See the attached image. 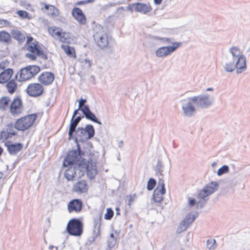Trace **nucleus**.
Masks as SVG:
<instances>
[{
	"label": "nucleus",
	"mask_w": 250,
	"mask_h": 250,
	"mask_svg": "<svg viewBox=\"0 0 250 250\" xmlns=\"http://www.w3.org/2000/svg\"><path fill=\"white\" fill-rule=\"evenodd\" d=\"M31 67L28 65L25 67L21 68L16 75L15 79L19 82L25 81L31 79V71L30 70Z\"/></svg>",
	"instance_id": "16"
},
{
	"label": "nucleus",
	"mask_w": 250,
	"mask_h": 250,
	"mask_svg": "<svg viewBox=\"0 0 250 250\" xmlns=\"http://www.w3.org/2000/svg\"><path fill=\"white\" fill-rule=\"evenodd\" d=\"M74 134L72 140H74L75 143L80 142L84 143L93 138L95 134V129L93 125H86L84 128L79 127Z\"/></svg>",
	"instance_id": "3"
},
{
	"label": "nucleus",
	"mask_w": 250,
	"mask_h": 250,
	"mask_svg": "<svg viewBox=\"0 0 250 250\" xmlns=\"http://www.w3.org/2000/svg\"><path fill=\"white\" fill-rule=\"evenodd\" d=\"M86 102V99H80L79 101V109H81V111L86 119L101 125V122L99 121L95 115L91 111L89 106L85 104Z\"/></svg>",
	"instance_id": "7"
},
{
	"label": "nucleus",
	"mask_w": 250,
	"mask_h": 250,
	"mask_svg": "<svg viewBox=\"0 0 250 250\" xmlns=\"http://www.w3.org/2000/svg\"><path fill=\"white\" fill-rule=\"evenodd\" d=\"M12 37L18 41L19 44H21L24 42L25 37L21 31L19 30L13 29L11 32Z\"/></svg>",
	"instance_id": "26"
},
{
	"label": "nucleus",
	"mask_w": 250,
	"mask_h": 250,
	"mask_svg": "<svg viewBox=\"0 0 250 250\" xmlns=\"http://www.w3.org/2000/svg\"><path fill=\"white\" fill-rule=\"evenodd\" d=\"M235 61V67L237 74L241 73L245 71L247 68L246 59L244 55H241Z\"/></svg>",
	"instance_id": "18"
},
{
	"label": "nucleus",
	"mask_w": 250,
	"mask_h": 250,
	"mask_svg": "<svg viewBox=\"0 0 250 250\" xmlns=\"http://www.w3.org/2000/svg\"><path fill=\"white\" fill-rule=\"evenodd\" d=\"M37 117V114L34 113L21 117L16 121L14 127L19 131H24L32 125Z\"/></svg>",
	"instance_id": "6"
},
{
	"label": "nucleus",
	"mask_w": 250,
	"mask_h": 250,
	"mask_svg": "<svg viewBox=\"0 0 250 250\" xmlns=\"http://www.w3.org/2000/svg\"><path fill=\"white\" fill-rule=\"evenodd\" d=\"M44 89L41 83H32L27 86L26 92L31 97H37L43 93Z\"/></svg>",
	"instance_id": "10"
},
{
	"label": "nucleus",
	"mask_w": 250,
	"mask_h": 250,
	"mask_svg": "<svg viewBox=\"0 0 250 250\" xmlns=\"http://www.w3.org/2000/svg\"><path fill=\"white\" fill-rule=\"evenodd\" d=\"M229 52L232 54L233 57V62L235 61V60L241 55L240 53V50L238 47L235 46H232L229 49Z\"/></svg>",
	"instance_id": "36"
},
{
	"label": "nucleus",
	"mask_w": 250,
	"mask_h": 250,
	"mask_svg": "<svg viewBox=\"0 0 250 250\" xmlns=\"http://www.w3.org/2000/svg\"><path fill=\"white\" fill-rule=\"evenodd\" d=\"M25 57L30 59L32 61H35L37 59L36 55L27 53L25 55Z\"/></svg>",
	"instance_id": "55"
},
{
	"label": "nucleus",
	"mask_w": 250,
	"mask_h": 250,
	"mask_svg": "<svg viewBox=\"0 0 250 250\" xmlns=\"http://www.w3.org/2000/svg\"><path fill=\"white\" fill-rule=\"evenodd\" d=\"M197 197L198 199H200V200L197 203L196 208H203L205 207V205L206 204L207 201H208V197L204 198L200 197L199 192L198 193Z\"/></svg>",
	"instance_id": "37"
},
{
	"label": "nucleus",
	"mask_w": 250,
	"mask_h": 250,
	"mask_svg": "<svg viewBox=\"0 0 250 250\" xmlns=\"http://www.w3.org/2000/svg\"><path fill=\"white\" fill-rule=\"evenodd\" d=\"M73 17L80 24H84L86 21V18L83 11L78 7H74L72 11Z\"/></svg>",
	"instance_id": "17"
},
{
	"label": "nucleus",
	"mask_w": 250,
	"mask_h": 250,
	"mask_svg": "<svg viewBox=\"0 0 250 250\" xmlns=\"http://www.w3.org/2000/svg\"><path fill=\"white\" fill-rule=\"evenodd\" d=\"M188 100L192 101L197 107L201 109L208 108L213 103V97L208 94H201L198 96L188 98Z\"/></svg>",
	"instance_id": "5"
},
{
	"label": "nucleus",
	"mask_w": 250,
	"mask_h": 250,
	"mask_svg": "<svg viewBox=\"0 0 250 250\" xmlns=\"http://www.w3.org/2000/svg\"><path fill=\"white\" fill-rule=\"evenodd\" d=\"M66 33L65 32H62L60 36L58 38L59 41L62 42H67V38L66 37Z\"/></svg>",
	"instance_id": "48"
},
{
	"label": "nucleus",
	"mask_w": 250,
	"mask_h": 250,
	"mask_svg": "<svg viewBox=\"0 0 250 250\" xmlns=\"http://www.w3.org/2000/svg\"><path fill=\"white\" fill-rule=\"evenodd\" d=\"M58 27H54L49 28L48 31L50 34L54 38H55V34L57 31Z\"/></svg>",
	"instance_id": "52"
},
{
	"label": "nucleus",
	"mask_w": 250,
	"mask_h": 250,
	"mask_svg": "<svg viewBox=\"0 0 250 250\" xmlns=\"http://www.w3.org/2000/svg\"><path fill=\"white\" fill-rule=\"evenodd\" d=\"M18 16L23 19H27L30 20L31 19V17L30 14L26 11L24 10H19L17 12Z\"/></svg>",
	"instance_id": "44"
},
{
	"label": "nucleus",
	"mask_w": 250,
	"mask_h": 250,
	"mask_svg": "<svg viewBox=\"0 0 250 250\" xmlns=\"http://www.w3.org/2000/svg\"><path fill=\"white\" fill-rule=\"evenodd\" d=\"M116 5L115 3H108L107 4H106L105 5L104 7H103V9L104 10H106L109 8H110L112 6H115Z\"/></svg>",
	"instance_id": "59"
},
{
	"label": "nucleus",
	"mask_w": 250,
	"mask_h": 250,
	"mask_svg": "<svg viewBox=\"0 0 250 250\" xmlns=\"http://www.w3.org/2000/svg\"><path fill=\"white\" fill-rule=\"evenodd\" d=\"M61 47L67 55L72 57H76L75 51L73 47L62 44Z\"/></svg>",
	"instance_id": "31"
},
{
	"label": "nucleus",
	"mask_w": 250,
	"mask_h": 250,
	"mask_svg": "<svg viewBox=\"0 0 250 250\" xmlns=\"http://www.w3.org/2000/svg\"><path fill=\"white\" fill-rule=\"evenodd\" d=\"M83 63H84L85 65H87L86 66V68H89L91 67V63L89 59H85L83 62Z\"/></svg>",
	"instance_id": "57"
},
{
	"label": "nucleus",
	"mask_w": 250,
	"mask_h": 250,
	"mask_svg": "<svg viewBox=\"0 0 250 250\" xmlns=\"http://www.w3.org/2000/svg\"><path fill=\"white\" fill-rule=\"evenodd\" d=\"M84 117V116L83 115V116H78L76 118L75 117V120L78 122L79 123L80 122V121L82 120V119Z\"/></svg>",
	"instance_id": "64"
},
{
	"label": "nucleus",
	"mask_w": 250,
	"mask_h": 250,
	"mask_svg": "<svg viewBox=\"0 0 250 250\" xmlns=\"http://www.w3.org/2000/svg\"><path fill=\"white\" fill-rule=\"evenodd\" d=\"M23 104L21 99L20 96H17L11 102L9 111L13 116H18L22 112Z\"/></svg>",
	"instance_id": "9"
},
{
	"label": "nucleus",
	"mask_w": 250,
	"mask_h": 250,
	"mask_svg": "<svg viewBox=\"0 0 250 250\" xmlns=\"http://www.w3.org/2000/svg\"><path fill=\"white\" fill-rule=\"evenodd\" d=\"M156 185V181L153 178H150L147 181L146 188L148 191L152 190Z\"/></svg>",
	"instance_id": "40"
},
{
	"label": "nucleus",
	"mask_w": 250,
	"mask_h": 250,
	"mask_svg": "<svg viewBox=\"0 0 250 250\" xmlns=\"http://www.w3.org/2000/svg\"><path fill=\"white\" fill-rule=\"evenodd\" d=\"M164 194H161L159 192L158 189H155L153 193V198L155 202L160 203L163 200V195Z\"/></svg>",
	"instance_id": "34"
},
{
	"label": "nucleus",
	"mask_w": 250,
	"mask_h": 250,
	"mask_svg": "<svg viewBox=\"0 0 250 250\" xmlns=\"http://www.w3.org/2000/svg\"><path fill=\"white\" fill-rule=\"evenodd\" d=\"M182 109L184 115L188 117H191L196 111V108L189 101L182 105Z\"/></svg>",
	"instance_id": "20"
},
{
	"label": "nucleus",
	"mask_w": 250,
	"mask_h": 250,
	"mask_svg": "<svg viewBox=\"0 0 250 250\" xmlns=\"http://www.w3.org/2000/svg\"><path fill=\"white\" fill-rule=\"evenodd\" d=\"M10 102V98L8 96H4L0 99V109L5 111L8 107Z\"/></svg>",
	"instance_id": "27"
},
{
	"label": "nucleus",
	"mask_w": 250,
	"mask_h": 250,
	"mask_svg": "<svg viewBox=\"0 0 250 250\" xmlns=\"http://www.w3.org/2000/svg\"><path fill=\"white\" fill-rule=\"evenodd\" d=\"M55 79L54 74L51 72H43L38 77L39 82L44 85H49L52 83Z\"/></svg>",
	"instance_id": "15"
},
{
	"label": "nucleus",
	"mask_w": 250,
	"mask_h": 250,
	"mask_svg": "<svg viewBox=\"0 0 250 250\" xmlns=\"http://www.w3.org/2000/svg\"><path fill=\"white\" fill-rule=\"evenodd\" d=\"M13 125L12 124H9L7 125V132L3 130L1 131L0 136L1 137H4L5 140L12 138V136L17 135V133L13 131Z\"/></svg>",
	"instance_id": "23"
},
{
	"label": "nucleus",
	"mask_w": 250,
	"mask_h": 250,
	"mask_svg": "<svg viewBox=\"0 0 250 250\" xmlns=\"http://www.w3.org/2000/svg\"><path fill=\"white\" fill-rule=\"evenodd\" d=\"M0 23L5 26H9L11 24V23L7 20L3 19L0 20Z\"/></svg>",
	"instance_id": "58"
},
{
	"label": "nucleus",
	"mask_w": 250,
	"mask_h": 250,
	"mask_svg": "<svg viewBox=\"0 0 250 250\" xmlns=\"http://www.w3.org/2000/svg\"><path fill=\"white\" fill-rule=\"evenodd\" d=\"M0 42H4L7 43H10L11 42V38L10 35L6 31H0Z\"/></svg>",
	"instance_id": "30"
},
{
	"label": "nucleus",
	"mask_w": 250,
	"mask_h": 250,
	"mask_svg": "<svg viewBox=\"0 0 250 250\" xmlns=\"http://www.w3.org/2000/svg\"><path fill=\"white\" fill-rule=\"evenodd\" d=\"M188 227L187 226H185V225L184 224H183V222L181 221L176 230V233L177 234H179L185 231L188 229Z\"/></svg>",
	"instance_id": "46"
},
{
	"label": "nucleus",
	"mask_w": 250,
	"mask_h": 250,
	"mask_svg": "<svg viewBox=\"0 0 250 250\" xmlns=\"http://www.w3.org/2000/svg\"><path fill=\"white\" fill-rule=\"evenodd\" d=\"M229 167L227 165H223L219 168L217 172L218 176H221L224 174L227 173L229 172Z\"/></svg>",
	"instance_id": "41"
},
{
	"label": "nucleus",
	"mask_w": 250,
	"mask_h": 250,
	"mask_svg": "<svg viewBox=\"0 0 250 250\" xmlns=\"http://www.w3.org/2000/svg\"><path fill=\"white\" fill-rule=\"evenodd\" d=\"M34 39L31 36H29V37H27V41H26V42L25 43V44H27V45H28L32 42L33 41Z\"/></svg>",
	"instance_id": "60"
},
{
	"label": "nucleus",
	"mask_w": 250,
	"mask_h": 250,
	"mask_svg": "<svg viewBox=\"0 0 250 250\" xmlns=\"http://www.w3.org/2000/svg\"><path fill=\"white\" fill-rule=\"evenodd\" d=\"M83 222L79 218H74L68 221L66 230L70 235L80 236L83 233Z\"/></svg>",
	"instance_id": "4"
},
{
	"label": "nucleus",
	"mask_w": 250,
	"mask_h": 250,
	"mask_svg": "<svg viewBox=\"0 0 250 250\" xmlns=\"http://www.w3.org/2000/svg\"><path fill=\"white\" fill-rule=\"evenodd\" d=\"M155 189H158L159 192H160L161 194H165L166 193V188L165 185L164 183V180L163 179V176H162L161 178H159V181L158 182L157 187Z\"/></svg>",
	"instance_id": "35"
},
{
	"label": "nucleus",
	"mask_w": 250,
	"mask_h": 250,
	"mask_svg": "<svg viewBox=\"0 0 250 250\" xmlns=\"http://www.w3.org/2000/svg\"><path fill=\"white\" fill-rule=\"evenodd\" d=\"M199 213L197 211H195L193 213L191 212L188 213L186 217L182 221L183 224L187 226L188 227L190 225L198 216Z\"/></svg>",
	"instance_id": "25"
},
{
	"label": "nucleus",
	"mask_w": 250,
	"mask_h": 250,
	"mask_svg": "<svg viewBox=\"0 0 250 250\" xmlns=\"http://www.w3.org/2000/svg\"><path fill=\"white\" fill-rule=\"evenodd\" d=\"M117 243V239H108L107 240V246L109 250L112 249Z\"/></svg>",
	"instance_id": "47"
},
{
	"label": "nucleus",
	"mask_w": 250,
	"mask_h": 250,
	"mask_svg": "<svg viewBox=\"0 0 250 250\" xmlns=\"http://www.w3.org/2000/svg\"><path fill=\"white\" fill-rule=\"evenodd\" d=\"M219 187V184L216 182H211L207 185L199 192V196L201 198L208 197L209 195L213 193Z\"/></svg>",
	"instance_id": "12"
},
{
	"label": "nucleus",
	"mask_w": 250,
	"mask_h": 250,
	"mask_svg": "<svg viewBox=\"0 0 250 250\" xmlns=\"http://www.w3.org/2000/svg\"><path fill=\"white\" fill-rule=\"evenodd\" d=\"M172 46H163L158 48L155 52L156 56L159 58H163L170 55L181 45L180 42H171Z\"/></svg>",
	"instance_id": "8"
},
{
	"label": "nucleus",
	"mask_w": 250,
	"mask_h": 250,
	"mask_svg": "<svg viewBox=\"0 0 250 250\" xmlns=\"http://www.w3.org/2000/svg\"><path fill=\"white\" fill-rule=\"evenodd\" d=\"M4 146L7 147V151L11 155H16L23 148V145L22 143H12L11 141L5 142Z\"/></svg>",
	"instance_id": "14"
},
{
	"label": "nucleus",
	"mask_w": 250,
	"mask_h": 250,
	"mask_svg": "<svg viewBox=\"0 0 250 250\" xmlns=\"http://www.w3.org/2000/svg\"><path fill=\"white\" fill-rule=\"evenodd\" d=\"M135 3L133 4H129L127 6L126 9L128 11L130 12H133V10L135 11Z\"/></svg>",
	"instance_id": "56"
},
{
	"label": "nucleus",
	"mask_w": 250,
	"mask_h": 250,
	"mask_svg": "<svg viewBox=\"0 0 250 250\" xmlns=\"http://www.w3.org/2000/svg\"><path fill=\"white\" fill-rule=\"evenodd\" d=\"M217 247V244L214 239H210L207 241V247L209 250H215Z\"/></svg>",
	"instance_id": "38"
},
{
	"label": "nucleus",
	"mask_w": 250,
	"mask_h": 250,
	"mask_svg": "<svg viewBox=\"0 0 250 250\" xmlns=\"http://www.w3.org/2000/svg\"><path fill=\"white\" fill-rule=\"evenodd\" d=\"M62 29H61L59 27H58L57 31L56 32V34H55V37L56 36L57 39H58L59 36H60L61 34L62 33Z\"/></svg>",
	"instance_id": "61"
},
{
	"label": "nucleus",
	"mask_w": 250,
	"mask_h": 250,
	"mask_svg": "<svg viewBox=\"0 0 250 250\" xmlns=\"http://www.w3.org/2000/svg\"><path fill=\"white\" fill-rule=\"evenodd\" d=\"M152 10L151 6L149 2L147 4L141 2L135 3V11L142 14H146Z\"/></svg>",
	"instance_id": "21"
},
{
	"label": "nucleus",
	"mask_w": 250,
	"mask_h": 250,
	"mask_svg": "<svg viewBox=\"0 0 250 250\" xmlns=\"http://www.w3.org/2000/svg\"><path fill=\"white\" fill-rule=\"evenodd\" d=\"M151 39L153 40H159L161 43H170L172 39L169 38H162L156 36H153L151 37Z\"/></svg>",
	"instance_id": "42"
},
{
	"label": "nucleus",
	"mask_w": 250,
	"mask_h": 250,
	"mask_svg": "<svg viewBox=\"0 0 250 250\" xmlns=\"http://www.w3.org/2000/svg\"><path fill=\"white\" fill-rule=\"evenodd\" d=\"M79 122H77L75 118L72 117L69 129L68 131V140H72L74 137V134L75 131H77V126L79 124Z\"/></svg>",
	"instance_id": "24"
},
{
	"label": "nucleus",
	"mask_w": 250,
	"mask_h": 250,
	"mask_svg": "<svg viewBox=\"0 0 250 250\" xmlns=\"http://www.w3.org/2000/svg\"><path fill=\"white\" fill-rule=\"evenodd\" d=\"M114 215L113 210L111 208H107L106 209V212L104 214V219L106 220H111Z\"/></svg>",
	"instance_id": "45"
},
{
	"label": "nucleus",
	"mask_w": 250,
	"mask_h": 250,
	"mask_svg": "<svg viewBox=\"0 0 250 250\" xmlns=\"http://www.w3.org/2000/svg\"><path fill=\"white\" fill-rule=\"evenodd\" d=\"M224 68L226 72H231L233 71L235 69H236V67H235V64H234L233 61V62L226 63L224 66Z\"/></svg>",
	"instance_id": "39"
},
{
	"label": "nucleus",
	"mask_w": 250,
	"mask_h": 250,
	"mask_svg": "<svg viewBox=\"0 0 250 250\" xmlns=\"http://www.w3.org/2000/svg\"><path fill=\"white\" fill-rule=\"evenodd\" d=\"M99 236H100V233H95L94 231H93V235L89 238L88 240L90 243H92Z\"/></svg>",
	"instance_id": "51"
},
{
	"label": "nucleus",
	"mask_w": 250,
	"mask_h": 250,
	"mask_svg": "<svg viewBox=\"0 0 250 250\" xmlns=\"http://www.w3.org/2000/svg\"><path fill=\"white\" fill-rule=\"evenodd\" d=\"M83 202L80 199L71 200L67 204V209L69 213L75 212L79 213L82 210Z\"/></svg>",
	"instance_id": "13"
},
{
	"label": "nucleus",
	"mask_w": 250,
	"mask_h": 250,
	"mask_svg": "<svg viewBox=\"0 0 250 250\" xmlns=\"http://www.w3.org/2000/svg\"><path fill=\"white\" fill-rule=\"evenodd\" d=\"M79 142L75 143L77 145V149L71 150L68 152L67 155L63 160V167H66L81 161L84 159L83 157V156H85L88 154L90 155L89 159L92 158L93 161L97 164L96 159L93 157L94 155V153L90 152L91 149L93 147L92 144L90 142H85L82 143V144H80Z\"/></svg>",
	"instance_id": "2"
},
{
	"label": "nucleus",
	"mask_w": 250,
	"mask_h": 250,
	"mask_svg": "<svg viewBox=\"0 0 250 250\" xmlns=\"http://www.w3.org/2000/svg\"><path fill=\"white\" fill-rule=\"evenodd\" d=\"M89 81L95 84L96 83V80L94 78V76L93 75H91L90 77Z\"/></svg>",
	"instance_id": "63"
},
{
	"label": "nucleus",
	"mask_w": 250,
	"mask_h": 250,
	"mask_svg": "<svg viewBox=\"0 0 250 250\" xmlns=\"http://www.w3.org/2000/svg\"><path fill=\"white\" fill-rule=\"evenodd\" d=\"M81 110L80 109H79V107H78V109H75L73 112V115H72V117H73V118H75L76 117V116L79 114V111Z\"/></svg>",
	"instance_id": "62"
},
{
	"label": "nucleus",
	"mask_w": 250,
	"mask_h": 250,
	"mask_svg": "<svg viewBox=\"0 0 250 250\" xmlns=\"http://www.w3.org/2000/svg\"><path fill=\"white\" fill-rule=\"evenodd\" d=\"M197 202L194 198H188V205L190 207H192L195 205H197Z\"/></svg>",
	"instance_id": "53"
},
{
	"label": "nucleus",
	"mask_w": 250,
	"mask_h": 250,
	"mask_svg": "<svg viewBox=\"0 0 250 250\" xmlns=\"http://www.w3.org/2000/svg\"><path fill=\"white\" fill-rule=\"evenodd\" d=\"M35 53H36V56L39 57H40L43 53V51L40 45L38 46V48H37Z\"/></svg>",
	"instance_id": "54"
},
{
	"label": "nucleus",
	"mask_w": 250,
	"mask_h": 250,
	"mask_svg": "<svg viewBox=\"0 0 250 250\" xmlns=\"http://www.w3.org/2000/svg\"><path fill=\"white\" fill-rule=\"evenodd\" d=\"M66 33L65 32H62L60 36L58 38L59 41L62 42H67V38L66 37Z\"/></svg>",
	"instance_id": "49"
},
{
	"label": "nucleus",
	"mask_w": 250,
	"mask_h": 250,
	"mask_svg": "<svg viewBox=\"0 0 250 250\" xmlns=\"http://www.w3.org/2000/svg\"><path fill=\"white\" fill-rule=\"evenodd\" d=\"M6 87L10 94H12L15 93L17 88V84L15 80L12 79L7 82L6 84Z\"/></svg>",
	"instance_id": "28"
},
{
	"label": "nucleus",
	"mask_w": 250,
	"mask_h": 250,
	"mask_svg": "<svg viewBox=\"0 0 250 250\" xmlns=\"http://www.w3.org/2000/svg\"><path fill=\"white\" fill-rule=\"evenodd\" d=\"M64 167H68L64 173V177L68 181H73L76 176L77 171H82L83 169L86 170L87 176L90 180H94L98 173L96 163L92 158L88 159L87 161L83 159Z\"/></svg>",
	"instance_id": "1"
},
{
	"label": "nucleus",
	"mask_w": 250,
	"mask_h": 250,
	"mask_svg": "<svg viewBox=\"0 0 250 250\" xmlns=\"http://www.w3.org/2000/svg\"><path fill=\"white\" fill-rule=\"evenodd\" d=\"M39 45V42L38 41H35L34 42L28 45L25 44L22 49H26L32 53H35Z\"/></svg>",
	"instance_id": "29"
},
{
	"label": "nucleus",
	"mask_w": 250,
	"mask_h": 250,
	"mask_svg": "<svg viewBox=\"0 0 250 250\" xmlns=\"http://www.w3.org/2000/svg\"><path fill=\"white\" fill-rule=\"evenodd\" d=\"M13 73L12 68H7L0 73V83L3 84L7 82Z\"/></svg>",
	"instance_id": "22"
},
{
	"label": "nucleus",
	"mask_w": 250,
	"mask_h": 250,
	"mask_svg": "<svg viewBox=\"0 0 250 250\" xmlns=\"http://www.w3.org/2000/svg\"><path fill=\"white\" fill-rule=\"evenodd\" d=\"M87 190V184L85 180H81L73 185V191L78 193H85Z\"/></svg>",
	"instance_id": "19"
},
{
	"label": "nucleus",
	"mask_w": 250,
	"mask_h": 250,
	"mask_svg": "<svg viewBox=\"0 0 250 250\" xmlns=\"http://www.w3.org/2000/svg\"><path fill=\"white\" fill-rule=\"evenodd\" d=\"M126 198H128L127 204L128 206H131L132 203L134 202L135 199L136 198V194H134L133 195H130V196L127 195L126 196Z\"/></svg>",
	"instance_id": "50"
},
{
	"label": "nucleus",
	"mask_w": 250,
	"mask_h": 250,
	"mask_svg": "<svg viewBox=\"0 0 250 250\" xmlns=\"http://www.w3.org/2000/svg\"><path fill=\"white\" fill-rule=\"evenodd\" d=\"M31 67L30 70L31 71V76H32V77H35L41 70L40 67L36 65H30Z\"/></svg>",
	"instance_id": "43"
},
{
	"label": "nucleus",
	"mask_w": 250,
	"mask_h": 250,
	"mask_svg": "<svg viewBox=\"0 0 250 250\" xmlns=\"http://www.w3.org/2000/svg\"><path fill=\"white\" fill-rule=\"evenodd\" d=\"M102 220V215L100 214L97 218L94 220V229L93 231L97 233H100V228L101 226V221Z\"/></svg>",
	"instance_id": "33"
},
{
	"label": "nucleus",
	"mask_w": 250,
	"mask_h": 250,
	"mask_svg": "<svg viewBox=\"0 0 250 250\" xmlns=\"http://www.w3.org/2000/svg\"><path fill=\"white\" fill-rule=\"evenodd\" d=\"M98 46L103 50L111 48L107 35L106 33L99 34L96 33L93 36Z\"/></svg>",
	"instance_id": "11"
},
{
	"label": "nucleus",
	"mask_w": 250,
	"mask_h": 250,
	"mask_svg": "<svg viewBox=\"0 0 250 250\" xmlns=\"http://www.w3.org/2000/svg\"><path fill=\"white\" fill-rule=\"evenodd\" d=\"M164 169V165L161 159H158L157 160V164L154 168L156 173L157 174H160L161 176H163V172Z\"/></svg>",
	"instance_id": "32"
}]
</instances>
